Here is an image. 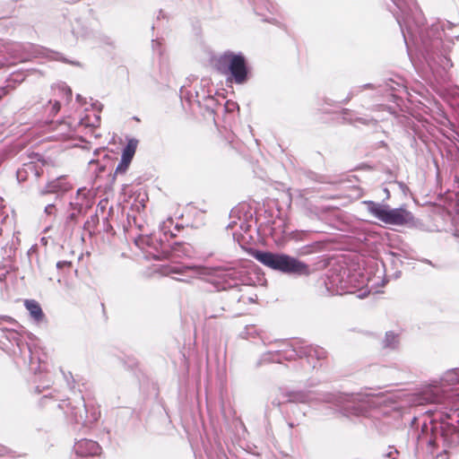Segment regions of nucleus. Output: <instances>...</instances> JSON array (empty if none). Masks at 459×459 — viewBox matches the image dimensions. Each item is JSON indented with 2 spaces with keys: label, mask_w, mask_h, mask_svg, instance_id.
<instances>
[{
  "label": "nucleus",
  "mask_w": 459,
  "mask_h": 459,
  "mask_svg": "<svg viewBox=\"0 0 459 459\" xmlns=\"http://www.w3.org/2000/svg\"><path fill=\"white\" fill-rule=\"evenodd\" d=\"M75 451L80 456H95L100 455L101 447L96 441L82 439L76 443Z\"/></svg>",
  "instance_id": "4"
},
{
  "label": "nucleus",
  "mask_w": 459,
  "mask_h": 459,
  "mask_svg": "<svg viewBox=\"0 0 459 459\" xmlns=\"http://www.w3.org/2000/svg\"><path fill=\"white\" fill-rule=\"evenodd\" d=\"M131 162L132 160L121 158V160L115 170V175L125 174L127 171Z\"/></svg>",
  "instance_id": "10"
},
{
  "label": "nucleus",
  "mask_w": 459,
  "mask_h": 459,
  "mask_svg": "<svg viewBox=\"0 0 459 459\" xmlns=\"http://www.w3.org/2000/svg\"><path fill=\"white\" fill-rule=\"evenodd\" d=\"M385 346L391 347L398 342V335L393 332H388L385 334Z\"/></svg>",
  "instance_id": "11"
},
{
  "label": "nucleus",
  "mask_w": 459,
  "mask_h": 459,
  "mask_svg": "<svg viewBox=\"0 0 459 459\" xmlns=\"http://www.w3.org/2000/svg\"><path fill=\"white\" fill-rule=\"evenodd\" d=\"M29 174H33L36 178H39L42 174V169L33 162L23 164V166L17 170V178L19 181H25Z\"/></svg>",
  "instance_id": "5"
},
{
  "label": "nucleus",
  "mask_w": 459,
  "mask_h": 459,
  "mask_svg": "<svg viewBox=\"0 0 459 459\" xmlns=\"http://www.w3.org/2000/svg\"><path fill=\"white\" fill-rule=\"evenodd\" d=\"M56 191H58V187H57V186L55 184V182L50 183V184L48 186V192L53 193V192H56Z\"/></svg>",
  "instance_id": "17"
},
{
  "label": "nucleus",
  "mask_w": 459,
  "mask_h": 459,
  "mask_svg": "<svg viewBox=\"0 0 459 459\" xmlns=\"http://www.w3.org/2000/svg\"><path fill=\"white\" fill-rule=\"evenodd\" d=\"M454 377H456L459 382V369L451 373H448L446 377L448 381H453Z\"/></svg>",
  "instance_id": "16"
},
{
  "label": "nucleus",
  "mask_w": 459,
  "mask_h": 459,
  "mask_svg": "<svg viewBox=\"0 0 459 459\" xmlns=\"http://www.w3.org/2000/svg\"><path fill=\"white\" fill-rule=\"evenodd\" d=\"M392 455H393V453H392V452H390V453H388L387 456H388V457H391V456H392Z\"/></svg>",
  "instance_id": "19"
},
{
  "label": "nucleus",
  "mask_w": 459,
  "mask_h": 459,
  "mask_svg": "<svg viewBox=\"0 0 459 459\" xmlns=\"http://www.w3.org/2000/svg\"><path fill=\"white\" fill-rule=\"evenodd\" d=\"M444 438H445V441L447 442L448 448L459 446V431H457L456 429H452L449 437H448V433L446 432L444 434Z\"/></svg>",
  "instance_id": "9"
},
{
  "label": "nucleus",
  "mask_w": 459,
  "mask_h": 459,
  "mask_svg": "<svg viewBox=\"0 0 459 459\" xmlns=\"http://www.w3.org/2000/svg\"><path fill=\"white\" fill-rule=\"evenodd\" d=\"M24 306L26 309L30 312V316L37 322H41L45 315L43 310L39 305V303L35 299H26L24 301Z\"/></svg>",
  "instance_id": "6"
},
{
  "label": "nucleus",
  "mask_w": 459,
  "mask_h": 459,
  "mask_svg": "<svg viewBox=\"0 0 459 459\" xmlns=\"http://www.w3.org/2000/svg\"><path fill=\"white\" fill-rule=\"evenodd\" d=\"M55 209V206L53 204H49L46 207V212L48 214H51L53 212V210Z\"/></svg>",
  "instance_id": "18"
},
{
  "label": "nucleus",
  "mask_w": 459,
  "mask_h": 459,
  "mask_svg": "<svg viewBox=\"0 0 459 459\" xmlns=\"http://www.w3.org/2000/svg\"><path fill=\"white\" fill-rule=\"evenodd\" d=\"M226 69L230 73L236 83L242 84L247 80V63L242 55L232 52L223 54L219 59V70L225 73Z\"/></svg>",
  "instance_id": "3"
},
{
  "label": "nucleus",
  "mask_w": 459,
  "mask_h": 459,
  "mask_svg": "<svg viewBox=\"0 0 459 459\" xmlns=\"http://www.w3.org/2000/svg\"><path fill=\"white\" fill-rule=\"evenodd\" d=\"M182 273H183V270L180 269L179 267H167V268H165V272H164V273H166V274Z\"/></svg>",
  "instance_id": "14"
},
{
  "label": "nucleus",
  "mask_w": 459,
  "mask_h": 459,
  "mask_svg": "<svg viewBox=\"0 0 459 459\" xmlns=\"http://www.w3.org/2000/svg\"><path fill=\"white\" fill-rule=\"evenodd\" d=\"M138 140L136 139H129L128 142H127V144L126 146L124 148L123 152H122V157L123 159H126V160H132L134 154H135V152H136V149H137V146H138Z\"/></svg>",
  "instance_id": "7"
},
{
  "label": "nucleus",
  "mask_w": 459,
  "mask_h": 459,
  "mask_svg": "<svg viewBox=\"0 0 459 459\" xmlns=\"http://www.w3.org/2000/svg\"><path fill=\"white\" fill-rule=\"evenodd\" d=\"M366 204L369 213L385 224L404 226L414 223L413 214L405 206L391 209L373 201L366 202Z\"/></svg>",
  "instance_id": "2"
},
{
  "label": "nucleus",
  "mask_w": 459,
  "mask_h": 459,
  "mask_svg": "<svg viewBox=\"0 0 459 459\" xmlns=\"http://www.w3.org/2000/svg\"><path fill=\"white\" fill-rule=\"evenodd\" d=\"M12 90V87L11 86H4V87H1L0 88V100L4 97L6 96L7 94L10 93Z\"/></svg>",
  "instance_id": "15"
},
{
  "label": "nucleus",
  "mask_w": 459,
  "mask_h": 459,
  "mask_svg": "<svg viewBox=\"0 0 459 459\" xmlns=\"http://www.w3.org/2000/svg\"><path fill=\"white\" fill-rule=\"evenodd\" d=\"M252 255L257 261L273 270L299 275H308L310 273L309 266L307 264L285 254L256 250L252 253Z\"/></svg>",
  "instance_id": "1"
},
{
  "label": "nucleus",
  "mask_w": 459,
  "mask_h": 459,
  "mask_svg": "<svg viewBox=\"0 0 459 459\" xmlns=\"http://www.w3.org/2000/svg\"><path fill=\"white\" fill-rule=\"evenodd\" d=\"M49 105L51 106L50 114L53 116H56L60 110V108H61L60 102L57 100H55V101L49 100Z\"/></svg>",
  "instance_id": "13"
},
{
  "label": "nucleus",
  "mask_w": 459,
  "mask_h": 459,
  "mask_svg": "<svg viewBox=\"0 0 459 459\" xmlns=\"http://www.w3.org/2000/svg\"><path fill=\"white\" fill-rule=\"evenodd\" d=\"M56 267L59 270L65 269V270H67L68 272H70L72 270V267H73V263L70 262V261H59L56 264Z\"/></svg>",
  "instance_id": "12"
},
{
  "label": "nucleus",
  "mask_w": 459,
  "mask_h": 459,
  "mask_svg": "<svg viewBox=\"0 0 459 459\" xmlns=\"http://www.w3.org/2000/svg\"><path fill=\"white\" fill-rule=\"evenodd\" d=\"M72 417L78 423L84 421L86 418V406L83 402L79 403V405L72 411Z\"/></svg>",
  "instance_id": "8"
}]
</instances>
